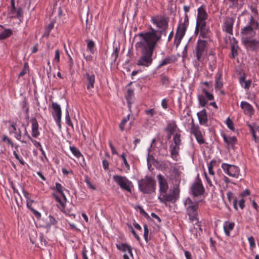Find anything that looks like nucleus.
<instances>
[{
  "mask_svg": "<svg viewBox=\"0 0 259 259\" xmlns=\"http://www.w3.org/2000/svg\"><path fill=\"white\" fill-rule=\"evenodd\" d=\"M151 21L156 25L158 30L150 27L149 31L141 32L138 34L141 39L136 44L135 47L137 50L140 49L142 54L137 62L138 65L148 67L152 63L154 49L161 39V35H166L168 28V18L154 16L152 17Z\"/></svg>",
  "mask_w": 259,
  "mask_h": 259,
  "instance_id": "nucleus-1",
  "label": "nucleus"
},
{
  "mask_svg": "<svg viewBox=\"0 0 259 259\" xmlns=\"http://www.w3.org/2000/svg\"><path fill=\"white\" fill-rule=\"evenodd\" d=\"M156 177L158 182L160 193V195L158 198L160 202L166 205L167 202H176L179 197V189L178 187H174L172 191L167 194L168 185L167 180L161 174H158Z\"/></svg>",
  "mask_w": 259,
  "mask_h": 259,
  "instance_id": "nucleus-2",
  "label": "nucleus"
},
{
  "mask_svg": "<svg viewBox=\"0 0 259 259\" xmlns=\"http://www.w3.org/2000/svg\"><path fill=\"white\" fill-rule=\"evenodd\" d=\"M183 9L185 12L184 22L182 23H180L178 26L175 36L174 45L176 46V48H178L181 44V40L185 34L187 28L189 25V18L187 13L189 11L190 6H184Z\"/></svg>",
  "mask_w": 259,
  "mask_h": 259,
  "instance_id": "nucleus-3",
  "label": "nucleus"
},
{
  "mask_svg": "<svg viewBox=\"0 0 259 259\" xmlns=\"http://www.w3.org/2000/svg\"><path fill=\"white\" fill-rule=\"evenodd\" d=\"M156 186L155 180L149 176H145L144 178L138 181L139 189L143 194H150L154 193L156 190Z\"/></svg>",
  "mask_w": 259,
  "mask_h": 259,
  "instance_id": "nucleus-4",
  "label": "nucleus"
},
{
  "mask_svg": "<svg viewBox=\"0 0 259 259\" xmlns=\"http://www.w3.org/2000/svg\"><path fill=\"white\" fill-rule=\"evenodd\" d=\"M258 22L251 16L248 25L241 30L242 41L254 37L256 34L255 30L258 28Z\"/></svg>",
  "mask_w": 259,
  "mask_h": 259,
  "instance_id": "nucleus-5",
  "label": "nucleus"
},
{
  "mask_svg": "<svg viewBox=\"0 0 259 259\" xmlns=\"http://www.w3.org/2000/svg\"><path fill=\"white\" fill-rule=\"evenodd\" d=\"M208 40L199 39L197 42L195 50L196 52L197 59L199 61H202L203 56L207 52Z\"/></svg>",
  "mask_w": 259,
  "mask_h": 259,
  "instance_id": "nucleus-6",
  "label": "nucleus"
},
{
  "mask_svg": "<svg viewBox=\"0 0 259 259\" xmlns=\"http://www.w3.org/2000/svg\"><path fill=\"white\" fill-rule=\"evenodd\" d=\"M113 180L120 186L121 189L130 193L132 192L131 186L132 182L125 177L119 175H114L113 177Z\"/></svg>",
  "mask_w": 259,
  "mask_h": 259,
  "instance_id": "nucleus-7",
  "label": "nucleus"
},
{
  "mask_svg": "<svg viewBox=\"0 0 259 259\" xmlns=\"http://www.w3.org/2000/svg\"><path fill=\"white\" fill-rule=\"evenodd\" d=\"M221 167L224 171L230 177L238 178L240 175V170L238 166L223 163Z\"/></svg>",
  "mask_w": 259,
  "mask_h": 259,
  "instance_id": "nucleus-8",
  "label": "nucleus"
},
{
  "mask_svg": "<svg viewBox=\"0 0 259 259\" xmlns=\"http://www.w3.org/2000/svg\"><path fill=\"white\" fill-rule=\"evenodd\" d=\"M195 33L197 34L199 33L200 37L210 41V32L209 28L206 26V23L196 24Z\"/></svg>",
  "mask_w": 259,
  "mask_h": 259,
  "instance_id": "nucleus-9",
  "label": "nucleus"
},
{
  "mask_svg": "<svg viewBox=\"0 0 259 259\" xmlns=\"http://www.w3.org/2000/svg\"><path fill=\"white\" fill-rule=\"evenodd\" d=\"M52 108L53 110L52 112V115L56 121L59 128L61 129V120L62 115V111L60 106L56 102H53L52 104Z\"/></svg>",
  "mask_w": 259,
  "mask_h": 259,
  "instance_id": "nucleus-10",
  "label": "nucleus"
},
{
  "mask_svg": "<svg viewBox=\"0 0 259 259\" xmlns=\"http://www.w3.org/2000/svg\"><path fill=\"white\" fill-rule=\"evenodd\" d=\"M184 204L187 207V213L188 215L198 214L197 209L198 208V202H193L190 198H187Z\"/></svg>",
  "mask_w": 259,
  "mask_h": 259,
  "instance_id": "nucleus-11",
  "label": "nucleus"
},
{
  "mask_svg": "<svg viewBox=\"0 0 259 259\" xmlns=\"http://www.w3.org/2000/svg\"><path fill=\"white\" fill-rule=\"evenodd\" d=\"M191 191L194 197L203 194L204 189L200 180L196 182L191 187Z\"/></svg>",
  "mask_w": 259,
  "mask_h": 259,
  "instance_id": "nucleus-12",
  "label": "nucleus"
},
{
  "mask_svg": "<svg viewBox=\"0 0 259 259\" xmlns=\"http://www.w3.org/2000/svg\"><path fill=\"white\" fill-rule=\"evenodd\" d=\"M207 18V14L205 7L201 6L197 9V17L196 24L206 23L205 20Z\"/></svg>",
  "mask_w": 259,
  "mask_h": 259,
  "instance_id": "nucleus-13",
  "label": "nucleus"
},
{
  "mask_svg": "<svg viewBox=\"0 0 259 259\" xmlns=\"http://www.w3.org/2000/svg\"><path fill=\"white\" fill-rule=\"evenodd\" d=\"M242 41L247 49L251 51L256 49L259 46V40L251 39V38L245 39Z\"/></svg>",
  "mask_w": 259,
  "mask_h": 259,
  "instance_id": "nucleus-14",
  "label": "nucleus"
},
{
  "mask_svg": "<svg viewBox=\"0 0 259 259\" xmlns=\"http://www.w3.org/2000/svg\"><path fill=\"white\" fill-rule=\"evenodd\" d=\"M234 20L231 17H227L223 26V30L230 34H233V26Z\"/></svg>",
  "mask_w": 259,
  "mask_h": 259,
  "instance_id": "nucleus-15",
  "label": "nucleus"
},
{
  "mask_svg": "<svg viewBox=\"0 0 259 259\" xmlns=\"http://www.w3.org/2000/svg\"><path fill=\"white\" fill-rule=\"evenodd\" d=\"M240 107L243 110L245 114L251 116L253 114L254 109L249 103L242 101L240 103Z\"/></svg>",
  "mask_w": 259,
  "mask_h": 259,
  "instance_id": "nucleus-16",
  "label": "nucleus"
},
{
  "mask_svg": "<svg viewBox=\"0 0 259 259\" xmlns=\"http://www.w3.org/2000/svg\"><path fill=\"white\" fill-rule=\"evenodd\" d=\"M247 126L250 129V131L251 132L253 139L256 143L258 142L259 139L256 136V133L259 132V125L256 123L253 122L252 123H248Z\"/></svg>",
  "mask_w": 259,
  "mask_h": 259,
  "instance_id": "nucleus-17",
  "label": "nucleus"
},
{
  "mask_svg": "<svg viewBox=\"0 0 259 259\" xmlns=\"http://www.w3.org/2000/svg\"><path fill=\"white\" fill-rule=\"evenodd\" d=\"M30 122L32 124V133L31 135L33 138H37L40 133L38 131V123L35 118L30 119Z\"/></svg>",
  "mask_w": 259,
  "mask_h": 259,
  "instance_id": "nucleus-18",
  "label": "nucleus"
},
{
  "mask_svg": "<svg viewBox=\"0 0 259 259\" xmlns=\"http://www.w3.org/2000/svg\"><path fill=\"white\" fill-rule=\"evenodd\" d=\"M199 122L201 125H206L207 121V115L205 109H203L197 114Z\"/></svg>",
  "mask_w": 259,
  "mask_h": 259,
  "instance_id": "nucleus-19",
  "label": "nucleus"
},
{
  "mask_svg": "<svg viewBox=\"0 0 259 259\" xmlns=\"http://www.w3.org/2000/svg\"><path fill=\"white\" fill-rule=\"evenodd\" d=\"M84 76L87 78L85 84L87 89L89 90L94 88L95 78V75L87 73L84 75Z\"/></svg>",
  "mask_w": 259,
  "mask_h": 259,
  "instance_id": "nucleus-20",
  "label": "nucleus"
},
{
  "mask_svg": "<svg viewBox=\"0 0 259 259\" xmlns=\"http://www.w3.org/2000/svg\"><path fill=\"white\" fill-rule=\"evenodd\" d=\"M169 148L171 157L174 160L177 161L179 154L180 147L176 145H173V144H172L170 145Z\"/></svg>",
  "mask_w": 259,
  "mask_h": 259,
  "instance_id": "nucleus-21",
  "label": "nucleus"
},
{
  "mask_svg": "<svg viewBox=\"0 0 259 259\" xmlns=\"http://www.w3.org/2000/svg\"><path fill=\"white\" fill-rule=\"evenodd\" d=\"M116 247L118 250H120L124 252L126 251L133 256V253L132 251V247L126 243H121L119 244H116Z\"/></svg>",
  "mask_w": 259,
  "mask_h": 259,
  "instance_id": "nucleus-22",
  "label": "nucleus"
},
{
  "mask_svg": "<svg viewBox=\"0 0 259 259\" xmlns=\"http://www.w3.org/2000/svg\"><path fill=\"white\" fill-rule=\"evenodd\" d=\"M235 226V223L234 222H229L226 221L224 225V230L227 236H230V231L232 230Z\"/></svg>",
  "mask_w": 259,
  "mask_h": 259,
  "instance_id": "nucleus-23",
  "label": "nucleus"
},
{
  "mask_svg": "<svg viewBox=\"0 0 259 259\" xmlns=\"http://www.w3.org/2000/svg\"><path fill=\"white\" fill-rule=\"evenodd\" d=\"M178 129V128L176 123V122L172 121L167 124L166 127L165 128V131L168 132V133H170V135H174Z\"/></svg>",
  "mask_w": 259,
  "mask_h": 259,
  "instance_id": "nucleus-24",
  "label": "nucleus"
},
{
  "mask_svg": "<svg viewBox=\"0 0 259 259\" xmlns=\"http://www.w3.org/2000/svg\"><path fill=\"white\" fill-rule=\"evenodd\" d=\"M53 195L55 198L56 200L60 204V205H57L58 207L61 210H63V209H64V207L65 206V203L67 200L66 198L65 197V199L63 197H62V199H61L54 193L53 194Z\"/></svg>",
  "mask_w": 259,
  "mask_h": 259,
  "instance_id": "nucleus-25",
  "label": "nucleus"
},
{
  "mask_svg": "<svg viewBox=\"0 0 259 259\" xmlns=\"http://www.w3.org/2000/svg\"><path fill=\"white\" fill-rule=\"evenodd\" d=\"M134 91L131 89H128L127 91V94L125 96L126 99L127 100L128 107L130 109L131 108V104L133 103L134 101Z\"/></svg>",
  "mask_w": 259,
  "mask_h": 259,
  "instance_id": "nucleus-26",
  "label": "nucleus"
},
{
  "mask_svg": "<svg viewBox=\"0 0 259 259\" xmlns=\"http://www.w3.org/2000/svg\"><path fill=\"white\" fill-rule=\"evenodd\" d=\"M222 73L221 72H218L215 77V88L217 89H221L223 86V84L222 81Z\"/></svg>",
  "mask_w": 259,
  "mask_h": 259,
  "instance_id": "nucleus-27",
  "label": "nucleus"
},
{
  "mask_svg": "<svg viewBox=\"0 0 259 259\" xmlns=\"http://www.w3.org/2000/svg\"><path fill=\"white\" fill-rule=\"evenodd\" d=\"M224 141L228 146H233L237 141L235 137H227L225 135H223Z\"/></svg>",
  "mask_w": 259,
  "mask_h": 259,
  "instance_id": "nucleus-28",
  "label": "nucleus"
},
{
  "mask_svg": "<svg viewBox=\"0 0 259 259\" xmlns=\"http://www.w3.org/2000/svg\"><path fill=\"white\" fill-rule=\"evenodd\" d=\"M201 132L200 130L199 126L198 124H195L194 123V121L193 119H192L191 122V128H190V133L195 135H197L199 133Z\"/></svg>",
  "mask_w": 259,
  "mask_h": 259,
  "instance_id": "nucleus-29",
  "label": "nucleus"
},
{
  "mask_svg": "<svg viewBox=\"0 0 259 259\" xmlns=\"http://www.w3.org/2000/svg\"><path fill=\"white\" fill-rule=\"evenodd\" d=\"M227 198L229 202H231V200L232 199H233V207L236 210H238V207H237L238 201H237V199L236 198H234V194L232 192L229 191V192H228V193L227 194Z\"/></svg>",
  "mask_w": 259,
  "mask_h": 259,
  "instance_id": "nucleus-30",
  "label": "nucleus"
},
{
  "mask_svg": "<svg viewBox=\"0 0 259 259\" xmlns=\"http://www.w3.org/2000/svg\"><path fill=\"white\" fill-rule=\"evenodd\" d=\"M238 46H237V42L235 40V39L234 40V42L231 44V58H234L235 57L237 56L238 55Z\"/></svg>",
  "mask_w": 259,
  "mask_h": 259,
  "instance_id": "nucleus-31",
  "label": "nucleus"
},
{
  "mask_svg": "<svg viewBox=\"0 0 259 259\" xmlns=\"http://www.w3.org/2000/svg\"><path fill=\"white\" fill-rule=\"evenodd\" d=\"M70 150H71L72 154L76 157L79 158L82 157L83 161L84 162V159L83 156L82 155L79 150L74 146H70ZM85 163V162H84Z\"/></svg>",
  "mask_w": 259,
  "mask_h": 259,
  "instance_id": "nucleus-32",
  "label": "nucleus"
},
{
  "mask_svg": "<svg viewBox=\"0 0 259 259\" xmlns=\"http://www.w3.org/2000/svg\"><path fill=\"white\" fill-rule=\"evenodd\" d=\"M0 33V40H3L9 37L12 34V31L10 29H6L4 31L1 30Z\"/></svg>",
  "mask_w": 259,
  "mask_h": 259,
  "instance_id": "nucleus-33",
  "label": "nucleus"
},
{
  "mask_svg": "<svg viewBox=\"0 0 259 259\" xmlns=\"http://www.w3.org/2000/svg\"><path fill=\"white\" fill-rule=\"evenodd\" d=\"M173 145L179 146L181 143V135L179 133H176L173 137Z\"/></svg>",
  "mask_w": 259,
  "mask_h": 259,
  "instance_id": "nucleus-34",
  "label": "nucleus"
},
{
  "mask_svg": "<svg viewBox=\"0 0 259 259\" xmlns=\"http://www.w3.org/2000/svg\"><path fill=\"white\" fill-rule=\"evenodd\" d=\"M55 187L57 191L60 194L62 197H63L65 199V195L63 193V190H66V189L64 188L59 183L55 184Z\"/></svg>",
  "mask_w": 259,
  "mask_h": 259,
  "instance_id": "nucleus-35",
  "label": "nucleus"
},
{
  "mask_svg": "<svg viewBox=\"0 0 259 259\" xmlns=\"http://www.w3.org/2000/svg\"><path fill=\"white\" fill-rule=\"evenodd\" d=\"M160 81L162 85L166 87H168L170 83L168 77L164 75L161 76Z\"/></svg>",
  "mask_w": 259,
  "mask_h": 259,
  "instance_id": "nucleus-36",
  "label": "nucleus"
},
{
  "mask_svg": "<svg viewBox=\"0 0 259 259\" xmlns=\"http://www.w3.org/2000/svg\"><path fill=\"white\" fill-rule=\"evenodd\" d=\"M194 136L195 137V138H196L197 142L199 144H202L205 143V140L203 137L201 132H200L198 134H197V135H195Z\"/></svg>",
  "mask_w": 259,
  "mask_h": 259,
  "instance_id": "nucleus-37",
  "label": "nucleus"
},
{
  "mask_svg": "<svg viewBox=\"0 0 259 259\" xmlns=\"http://www.w3.org/2000/svg\"><path fill=\"white\" fill-rule=\"evenodd\" d=\"M130 115H128L126 117H124L122 119L121 123H120V124H119V128H120V130L121 131H123L124 130V125L127 122V121L129 120V119H130Z\"/></svg>",
  "mask_w": 259,
  "mask_h": 259,
  "instance_id": "nucleus-38",
  "label": "nucleus"
},
{
  "mask_svg": "<svg viewBox=\"0 0 259 259\" xmlns=\"http://www.w3.org/2000/svg\"><path fill=\"white\" fill-rule=\"evenodd\" d=\"M199 104L202 107H204L206 105L207 101L206 99H205V97L202 95H199L198 97Z\"/></svg>",
  "mask_w": 259,
  "mask_h": 259,
  "instance_id": "nucleus-39",
  "label": "nucleus"
},
{
  "mask_svg": "<svg viewBox=\"0 0 259 259\" xmlns=\"http://www.w3.org/2000/svg\"><path fill=\"white\" fill-rule=\"evenodd\" d=\"M119 51V49L117 47L114 48V51L111 55V57L113 59L114 61H116L117 60L118 57V53Z\"/></svg>",
  "mask_w": 259,
  "mask_h": 259,
  "instance_id": "nucleus-40",
  "label": "nucleus"
},
{
  "mask_svg": "<svg viewBox=\"0 0 259 259\" xmlns=\"http://www.w3.org/2000/svg\"><path fill=\"white\" fill-rule=\"evenodd\" d=\"M95 47V43L92 40H90L87 44V48L89 50L90 52L92 54H94V48Z\"/></svg>",
  "mask_w": 259,
  "mask_h": 259,
  "instance_id": "nucleus-41",
  "label": "nucleus"
},
{
  "mask_svg": "<svg viewBox=\"0 0 259 259\" xmlns=\"http://www.w3.org/2000/svg\"><path fill=\"white\" fill-rule=\"evenodd\" d=\"M2 141L4 142H6L8 144L11 145L12 148L14 147L13 142L7 136L4 135L2 138Z\"/></svg>",
  "mask_w": 259,
  "mask_h": 259,
  "instance_id": "nucleus-42",
  "label": "nucleus"
},
{
  "mask_svg": "<svg viewBox=\"0 0 259 259\" xmlns=\"http://www.w3.org/2000/svg\"><path fill=\"white\" fill-rule=\"evenodd\" d=\"M250 248L252 250L255 247V240L253 236H250L248 238Z\"/></svg>",
  "mask_w": 259,
  "mask_h": 259,
  "instance_id": "nucleus-43",
  "label": "nucleus"
},
{
  "mask_svg": "<svg viewBox=\"0 0 259 259\" xmlns=\"http://www.w3.org/2000/svg\"><path fill=\"white\" fill-rule=\"evenodd\" d=\"M226 124L228 126V127L230 129L231 131H234L235 130L234 127V123L232 120L229 118L228 117L226 120Z\"/></svg>",
  "mask_w": 259,
  "mask_h": 259,
  "instance_id": "nucleus-44",
  "label": "nucleus"
},
{
  "mask_svg": "<svg viewBox=\"0 0 259 259\" xmlns=\"http://www.w3.org/2000/svg\"><path fill=\"white\" fill-rule=\"evenodd\" d=\"M66 123L68 126L73 127V124L72 123L71 118L69 116L68 111L67 110L65 114Z\"/></svg>",
  "mask_w": 259,
  "mask_h": 259,
  "instance_id": "nucleus-45",
  "label": "nucleus"
},
{
  "mask_svg": "<svg viewBox=\"0 0 259 259\" xmlns=\"http://www.w3.org/2000/svg\"><path fill=\"white\" fill-rule=\"evenodd\" d=\"M171 62V59L169 57H167L163 59L158 65V67L167 65Z\"/></svg>",
  "mask_w": 259,
  "mask_h": 259,
  "instance_id": "nucleus-46",
  "label": "nucleus"
},
{
  "mask_svg": "<svg viewBox=\"0 0 259 259\" xmlns=\"http://www.w3.org/2000/svg\"><path fill=\"white\" fill-rule=\"evenodd\" d=\"M144 239H145V240L146 241V242H148L149 241V240L148 239L149 230H148V226L146 224H145L144 225Z\"/></svg>",
  "mask_w": 259,
  "mask_h": 259,
  "instance_id": "nucleus-47",
  "label": "nucleus"
},
{
  "mask_svg": "<svg viewBox=\"0 0 259 259\" xmlns=\"http://www.w3.org/2000/svg\"><path fill=\"white\" fill-rule=\"evenodd\" d=\"M202 92L205 95L206 97L207 98L208 100H213V96L212 94L209 93L205 89H202Z\"/></svg>",
  "mask_w": 259,
  "mask_h": 259,
  "instance_id": "nucleus-48",
  "label": "nucleus"
},
{
  "mask_svg": "<svg viewBox=\"0 0 259 259\" xmlns=\"http://www.w3.org/2000/svg\"><path fill=\"white\" fill-rule=\"evenodd\" d=\"M13 154L15 156V157L19 161V162L23 165H24L25 164V162L23 160V159L22 158H20L19 156V155L17 154V153L14 151L13 152Z\"/></svg>",
  "mask_w": 259,
  "mask_h": 259,
  "instance_id": "nucleus-49",
  "label": "nucleus"
},
{
  "mask_svg": "<svg viewBox=\"0 0 259 259\" xmlns=\"http://www.w3.org/2000/svg\"><path fill=\"white\" fill-rule=\"evenodd\" d=\"M63 211L64 213H65L67 215H68L70 217H72L73 218H75V215L74 214L71 210H69L68 209H65V207H64V209L63 210H61Z\"/></svg>",
  "mask_w": 259,
  "mask_h": 259,
  "instance_id": "nucleus-50",
  "label": "nucleus"
},
{
  "mask_svg": "<svg viewBox=\"0 0 259 259\" xmlns=\"http://www.w3.org/2000/svg\"><path fill=\"white\" fill-rule=\"evenodd\" d=\"M28 67V66L27 64L25 63V65H24V67L23 68V70H22L21 72H20V73L18 75L19 77H22L27 73Z\"/></svg>",
  "mask_w": 259,
  "mask_h": 259,
  "instance_id": "nucleus-51",
  "label": "nucleus"
},
{
  "mask_svg": "<svg viewBox=\"0 0 259 259\" xmlns=\"http://www.w3.org/2000/svg\"><path fill=\"white\" fill-rule=\"evenodd\" d=\"M125 157L126 154L124 153H123L121 155V157L123 160L125 166H126V168H127V169H130V165L128 164Z\"/></svg>",
  "mask_w": 259,
  "mask_h": 259,
  "instance_id": "nucleus-52",
  "label": "nucleus"
},
{
  "mask_svg": "<svg viewBox=\"0 0 259 259\" xmlns=\"http://www.w3.org/2000/svg\"><path fill=\"white\" fill-rule=\"evenodd\" d=\"M145 113L146 115L150 116V117L153 116V115L156 114V112L154 108L149 110H145Z\"/></svg>",
  "mask_w": 259,
  "mask_h": 259,
  "instance_id": "nucleus-53",
  "label": "nucleus"
},
{
  "mask_svg": "<svg viewBox=\"0 0 259 259\" xmlns=\"http://www.w3.org/2000/svg\"><path fill=\"white\" fill-rule=\"evenodd\" d=\"M15 133L16 134V138L17 139H18V140L20 141L22 143H26V140H24L23 139H22V135H21V132H20V130H19V133H17L16 132Z\"/></svg>",
  "mask_w": 259,
  "mask_h": 259,
  "instance_id": "nucleus-54",
  "label": "nucleus"
},
{
  "mask_svg": "<svg viewBox=\"0 0 259 259\" xmlns=\"http://www.w3.org/2000/svg\"><path fill=\"white\" fill-rule=\"evenodd\" d=\"M27 138L28 140L31 141V142L33 141V139L31 138V137L30 136V135L28 134L26 128H25V132L24 134V136L23 137V139L25 140V138Z\"/></svg>",
  "mask_w": 259,
  "mask_h": 259,
  "instance_id": "nucleus-55",
  "label": "nucleus"
},
{
  "mask_svg": "<svg viewBox=\"0 0 259 259\" xmlns=\"http://www.w3.org/2000/svg\"><path fill=\"white\" fill-rule=\"evenodd\" d=\"M16 13V16L17 18H20L22 16L23 11L21 8L17 9L16 11H14V13Z\"/></svg>",
  "mask_w": 259,
  "mask_h": 259,
  "instance_id": "nucleus-56",
  "label": "nucleus"
},
{
  "mask_svg": "<svg viewBox=\"0 0 259 259\" xmlns=\"http://www.w3.org/2000/svg\"><path fill=\"white\" fill-rule=\"evenodd\" d=\"M60 51L59 50H56L54 61L56 62H59L60 61Z\"/></svg>",
  "mask_w": 259,
  "mask_h": 259,
  "instance_id": "nucleus-57",
  "label": "nucleus"
},
{
  "mask_svg": "<svg viewBox=\"0 0 259 259\" xmlns=\"http://www.w3.org/2000/svg\"><path fill=\"white\" fill-rule=\"evenodd\" d=\"M109 146L110 147L112 153L113 154H118L117 152L116 151L115 147L113 145L112 142L111 141H109Z\"/></svg>",
  "mask_w": 259,
  "mask_h": 259,
  "instance_id": "nucleus-58",
  "label": "nucleus"
},
{
  "mask_svg": "<svg viewBox=\"0 0 259 259\" xmlns=\"http://www.w3.org/2000/svg\"><path fill=\"white\" fill-rule=\"evenodd\" d=\"M244 84L243 85V87H244V88L245 89H248L249 88V87H250V85L251 83V81L250 80H246L244 82Z\"/></svg>",
  "mask_w": 259,
  "mask_h": 259,
  "instance_id": "nucleus-59",
  "label": "nucleus"
},
{
  "mask_svg": "<svg viewBox=\"0 0 259 259\" xmlns=\"http://www.w3.org/2000/svg\"><path fill=\"white\" fill-rule=\"evenodd\" d=\"M212 162H213V160H211V162L209 163V164L208 165V171H209V174L213 175L214 174V172L212 169L213 166L211 164Z\"/></svg>",
  "mask_w": 259,
  "mask_h": 259,
  "instance_id": "nucleus-60",
  "label": "nucleus"
},
{
  "mask_svg": "<svg viewBox=\"0 0 259 259\" xmlns=\"http://www.w3.org/2000/svg\"><path fill=\"white\" fill-rule=\"evenodd\" d=\"M198 214H190L188 215L189 217V219L191 220V222H195L196 221L197 222H198V220L197 218Z\"/></svg>",
  "mask_w": 259,
  "mask_h": 259,
  "instance_id": "nucleus-61",
  "label": "nucleus"
},
{
  "mask_svg": "<svg viewBox=\"0 0 259 259\" xmlns=\"http://www.w3.org/2000/svg\"><path fill=\"white\" fill-rule=\"evenodd\" d=\"M54 22L52 21L50 22V23L46 27V29H47L48 30V32L49 31H51V30L54 28Z\"/></svg>",
  "mask_w": 259,
  "mask_h": 259,
  "instance_id": "nucleus-62",
  "label": "nucleus"
},
{
  "mask_svg": "<svg viewBox=\"0 0 259 259\" xmlns=\"http://www.w3.org/2000/svg\"><path fill=\"white\" fill-rule=\"evenodd\" d=\"M102 164H103V168L105 170L107 169L108 168L109 162L107 160H106V159L103 160L102 161Z\"/></svg>",
  "mask_w": 259,
  "mask_h": 259,
  "instance_id": "nucleus-63",
  "label": "nucleus"
},
{
  "mask_svg": "<svg viewBox=\"0 0 259 259\" xmlns=\"http://www.w3.org/2000/svg\"><path fill=\"white\" fill-rule=\"evenodd\" d=\"M244 203H245V200L243 198H242L241 200H240L239 201L238 204L241 209H242L244 208V207L245 206Z\"/></svg>",
  "mask_w": 259,
  "mask_h": 259,
  "instance_id": "nucleus-64",
  "label": "nucleus"
}]
</instances>
